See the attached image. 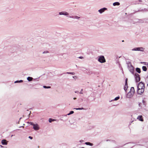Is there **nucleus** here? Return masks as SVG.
I'll return each instance as SVG.
<instances>
[{"label":"nucleus","mask_w":148,"mask_h":148,"mask_svg":"<svg viewBox=\"0 0 148 148\" xmlns=\"http://www.w3.org/2000/svg\"><path fill=\"white\" fill-rule=\"evenodd\" d=\"M145 84L143 82H141L138 84L137 86V93L138 94L143 93L145 90Z\"/></svg>","instance_id":"nucleus-1"},{"label":"nucleus","mask_w":148,"mask_h":148,"mask_svg":"<svg viewBox=\"0 0 148 148\" xmlns=\"http://www.w3.org/2000/svg\"><path fill=\"white\" fill-rule=\"evenodd\" d=\"M98 60L101 63H104L106 62V60L103 56H100L98 59Z\"/></svg>","instance_id":"nucleus-2"},{"label":"nucleus","mask_w":148,"mask_h":148,"mask_svg":"<svg viewBox=\"0 0 148 148\" xmlns=\"http://www.w3.org/2000/svg\"><path fill=\"white\" fill-rule=\"evenodd\" d=\"M135 77L136 79V81L137 82H138L140 81V75L138 74H135Z\"/></svg>","instance_id":"nucleus-3"},{"label":"nucleus","mask_w":148,"mask_h":148,"mask_svg":"<svg viewBox=\"0 0 148 148\" xmlns=\"http://www.w3.org/2000/svg\"><path fill=\"white\" fill-rule=\"evenodd\" d=\"M31 125H33V128L34 130H37L39 129V127L37 124H34L33 123H31Z\"/></svg>","instance_id":"nucleus-4"},{"label":"nucleus","mask_w":148,"mask_h":148,"mask_svg":"<svg viewBox=\"0 0 148 148\" xmlns=\"http://www.w3.org/2000/svg\"><path fill=\"white\" fill-rule=\"evenodd\" d=\"M144 49L143 47L135 48L134 49V50L143 51Z\"/></svg>","instance_id":"nucleus-5"},{"label":"nucleus","mask_w":148,"mask_h":148,"mask_svg":"<svg viewBox=\"0 0 148 148\" xmlns=\"http://www.w3.org/2000/svg\"><path fill=\"white\" fill-rule=\"evenodd\" d=\"M134 94L129 92L127 94V97L128 98H130L133 96Z\"/></svg>","instance_id":"nucleus-6"},{"label":"nucleus","mask_w":148,"mask_h":148,"mask_svg":"<svg viewBox=\"0 0 148 148\" xmlns=\"http://www.w3.org/2000/svg\"><path fill=\"white\" fill-rule=\"evenodd\" d=\"M1 143L3 145H7V142L5 139H3L1 141Z\"/></svg>","instance_id":"nucleus-7"},{"label":"nucleus","mask_w":148,"mask_h":148,"mask_svg":"<svg viewBox=\"0 0 148 148\" xmlns=\"http://www.w3.org/2000/svg\"><path fill=\"white\" fill-rule=\"evenodd\" d=\"M137 119L140 121H143V119L142 116H138Z\"/></svg>","instance_id":"nucleus-8"},{"label":"nucleus","mask_w":148,"mask_h":148,"mask_svg":"<svg viewBox=\"0 0 148 148\" xmlns=\"http://www.w3.org/2000/svg\"><path fill=\"white\" fill-rule=\"evenodd\" d=\"M130 92L134 94L135 92V90L134 87H132L131 88Z\"/></svg>","instance_id":"nucleus-9"},{"label":"nucleus","mask_w":148,"mask_h":148,"mask_svg":"<svg viewBox=\"0 0 148 148\" xmlns=\"http://www.w3.org/2000/svg\"><path fill=\"white\" fill-rule=\"evenodd\" d=\"M106 9L105 8H102V9H101L100 10H99V12L101 13H102L103 12H104V11L106 10Z\"/></svg>","instance_id":"nucleus-10"},{"label":"nucleus","mask_w":148,"mask_h":148,"mask_svg":"<svg viewBox=\"0 0 148 148\" xmlns=\"http://www.w3.org/2000/svg\"><path fill=\"white\" fill-rule=\"evenodd\" d=\"M119 5H120V3L118 2H116L114 3H113V5L114 6Z\"/></svg>","instance_id":"nucleus-11"},{"label":"nucleus","mask_w":148,"mask_h":148,"mask_svg":"<svg viewBox=\"0 0 148 148\" xmlns=\"http://www.w3.org/2000/svg\"><path fill=\"white\" fill-rule=\"evenodd\" d=\"M128 88V86L127 84H125L124 86V89L126 91Z\"/></svg>","instance_id":"nucleus-12"},{"label":"nucleus","mask_w":148,"mask_h":148,"mask_svg":"<svg viewBox=\"0 0 148 148\" xmlns=\"http://www.w3.org/2000/svg\"><path fill=\"white\" fill-rule=\"evenodd\" d=\"M136 71L138 73H140L141 72L140 69L139 68H137L136 69Z\"/></svg>","instance_id":"nucleus-13"},{"label":"nucleus","mask_w":148,"mask_h":148,"mask_svg":"<svg viewBox=\"0 0 148 148\" xmlns=\"http://www.w3.org/2000/svg\"><path fill=\"white\" fill-rule=\"evenodd\" d=\"M142 69L143 71H146L147 70V68L145 66H143L142 67Z\"/></svg>","instance_id":"nucleus-14"},{"label":"nucleus","mask_w":148,"mask_h":148,"mask_svg":"<svg viewBox=\"0 0 148 148\" xmlns=\"http://www.w3.org/2000/svg\"><path fill=\"white\" fill-rule=\"evenodd\" d=\"M85 144L87 145H90V146H92L93 144L90 142H86L85 143Z\"/></svg>","instance_id":"nucleus-15"},{"label":"nucleus","mask_w":148,"mask_h":148,"mask_svg":"<svg viewBox=\"0 0 148 148\" xmlns=\"http://www.w3.org/2000/svg\"><path fill=\"white\" fill-rule=\"evenodd\" d=\"M32 79L33 78L31 77H29L27 78V79L29 81H32Z\"/></svg>","instance_id":"nucleus-16"},{"label":"nucleus","mask_w":148,"mask_h":148,"mask_svg":"<svg viewBox=\"0 0 148 148\" xmlns=\"http://www.w3.org/2000/svg\"><path fill=\"white\" fill-rule=\"evenodd\" d=\"M60 15L64 14V15H67L68 14V13H67L66 12L64 14L63 12H60Z\"/></svg>","instance_id":"nucleus-17"},{"label":"nucleus","mask_w":148,"mask_h":148,"mask_svg":"<svg viewBox=\"0 0 148 148\" xmlns=\"http://www.w3.org/2000/svg\"><path fill=\"white\" fill-rule=\"evenodd\" d=\"M75 109L77 110H81L84 109V108H76Z\"/></svg>","instance_id":"nucleus-18"},{"label":"nucleus","mask_w":148,"mask_h":148,"mask_svg":"<svg viewBox=\"0 0 148 148\" xmlns=\"http://www.w3.org/2000/svg\"><path fill=\"white\" fill-rule=\"evenodd\" d=\"M74 113V111H72L70 112L68 114V115H70Z\"/></svg>","instance_id":"nucleus-19"},{"label":"nucleus","mask_w":148,"mask_h":148,"mask_svg":"<svg viewBox=\"0 0 148 148\" xmlns=\"http://www.w3.org/2000/svg\"><path fill=\"white\" fill-rule=\"evenodd\" d=\"M43 87L44 88H51V87L50 86H43Z\"/></svg>","instance_id":"nucleus-20"},{"label":"nucleus","mask_w":148,"mask_h":148,"mask_svg":"<svg viewBox=\"0 0 148 148\" xmlns=\"http://www.w3.org/2000/svg\"><path fill=\"white\" fill-rule=\"evenodd\" d=\"M54 119H49V122H51L52 121H54Z\"/></svg>","instance_id":"nucleus-21"},{"label":"nucleus","mask_w":148,"mask_h":148,"mask_svg":"<svg viewBox=\"0 0 148 148\" xmlns=\"http://www.w3.org/2000/svg\"><path fill=\"white\" fill-rule=\"evenodd\" d=\"M119 99V97H117L115 98L114 100H117Z\"/></svg>","instance_id":"nucleus-22"},{"label":"nucleus","mask_w":148,"mask_h":148,"mask_svg":"<svg viewBox=\"0 0 148 148\" xmlns=\"http://www.w3.org/2000/svg\"><path fill=\"white\" fill-rule=\"evenodd\" d=\"M23 82V80H20V81H16V82H15V83H17V82Z\"/></svg>","instance_id":"nucleus-23"},{"label":"nucleus","mask_w":148,"mask_h":148,"mask_svg":"<svg viewBox=\"0 0 148 148\" xmlns=\"http://www.w3.org/2000/svg\"><path fill=\"white\" fill-rule=\"evenodd\" d=\"M127 79L126 78L125 79V84H127Z\"/></svg>","instance_id":"nucleus-24"},{"label":"nucleus","mask_w":148,"mask_h":148,"mask_svg":"<svg viewBox=\"0 0 148 148\" xmlns=\"http://www.w3.org/2000/svg\"><path fill=\"white\" fill-rule=\"evenodd\" d=\"M82 91H83V89H82L81 90V92H80V93H80V94H83V92H82Z\"/></svg>","instance_id":"nucleus-25"},{"label":"nucleus","mask_w":148,"mask_h":148,"mask_svg":"<svg viewBox=\"0 0 148 148\" xmlns=\"http://www.w3.org/2000/svg\"><path fill=\"white\" fill-rule=\"evenodd\" d=\"M75 18H79V17H78V16H76L75 17Z\"/></svg>","instance_id":"nucleus-26"},{"label":"nucleus","mask_w":148,"mask_h":148,"mask_svg":"<svg viewBox=\"0 0 148 148\" xmlns=\"http://www.w3.org/2000/svg\"><path fill=\"white\" fill-rule=\"evenodd\" d=\"M79 58H80V59H82L83 58V57H79Z\"/></svg>","instance_id":"nucleus-27"},{"label":"nucleus","mask_w":148,"mask_h":148,"mask_svg":"<svg viewBox=\"0 0 148 148\" xmlns=\"http://www.w3.org/2000/svg\"><path fill=\"white\" fill-rule=\"evenodd\" d=\"M68 73L71 74L72 75H74V73Z\"/></svg>","instance_id":"nucleus-28"},{"label":"nucleus","mask_w":148,"mask_h":148,"mask_svg":"<svg viewBox=\"0 0 148 148\" xmlns=\"http://www.w3.org/2000/svg\"><path fill=\"white\" fill-rule=\"evenodd\" d=\"M29 138H30V139H32V137L31 136H29Z\"/></svg>","instance_id":"nucleus-29"},{"label":"nucleus","mask_w":148,"mask_h":148,"mask_svg":"<svg viewBox=\"0 0 148 148\" xmlns=\"http://www.w3.org/2000/svg\"><path fill=\"white\" fill-rule=\"evenodd\" d=\"M141 104H142V103H139V105H139V106L140 107V106H141Z\"/></svg>","instance_id":"nucleus-30"},{"label":"nucleus","mask_w":148,"mask_h":148,"mask_svg":"<svg viewBox=\"0 0 148 148\" xmlns=\"http://www.w3.org/2000/svg\"><path fill=\"white\" fill-rule=\"evenodd\" d=\"M78 91H75V93H78Z\"/></svg>","instance_id":"nucleus-31"},{"label":"nucleus","mask_w":148,"mask_h":148,"mask_svg":"<svg viewBox=\"0 0 148 148\" xmlns=\"http://www.w3.org/2000/svg\"><path fill=\"white\" fill-rule=\"evenodd\" d=\"M76 99V97H74L73 98V99L75 100V99Z\"/></svg>","instance_id":"nucleus-32"},{"label":"nucleus","mask_w":148,"mask_h":148,"mask_svg":"<svg viewBox=\"0 0 148 148\" xmlns=\"http://www.w3.org/2000/svg\"><path fill=\"white\" fill-rule=\"evenodd\" d=\"M147 66H148V63H147V64H146Z\"/></svg>","instance_id":"nucleus-33"},{"label":"nucleus","mask_w":148,"mask_h":148,"mask_svg":"<svg viewBox=\"0 0 148 148\" xmlns=\"http://www.w3.org/2000/svg\"><path fill=\"white\" fill-rule=\"evenodd\" d=\"M1 147H3L2 145H1Z\"/></svg>","instance_id":"nucleus-34"},{"label":"nucleus","mask_w":148,"mask_h":148,"mask_svg":"<svg viewBox=\"0 0 148 148\" xmlns=\"http://www.w3.org/2000/svg\"><path fill=\"white\" fill-rule=\"evenodd\" d=\"M124 41L123 40L122 41V42H123Z\"/></svg>","instance_id":"nucleus-35"},{"label":"nucleus","mask_w":148,"mask_h":148,"mask_svg":"<svg viewBox=\"0 0 148 148\" xmlns=\"http://www.w3.org/2000/svg\"><path fill=\"white\" fill-rule=\"evenodd\" d=\"M43 53H45V51H44Z\"/></svg>","instance_id":"nucleus-36"},{"label":"nucleus","mask_w":148,"mask_h":148,"mask_svg":"<svg viewBox=\"0 0 148 148\" xmlns=\"http://www.w3.org/2000/svg\"><path fill=\"white\" fill-rule=\"evenodd\" d=\"M147 86H148V84H147Z\"/></svg>","instance_id":"nucleus-37"}]
</instances>
